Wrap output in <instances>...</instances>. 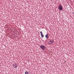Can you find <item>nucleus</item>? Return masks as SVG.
<instances>
[{"label": "nucleus", "mask_w": 74, "mask_h": 74, "mask_svg": "<svg viewBox=\"0 0 74 74\" xmlns=\"http://www.w3.org/2000/svg\"><path fill=\"white\" fill-rule=\"evenodd\" d=\"M58 9L59 10H60L61 11L63 10V7L61 5H59L58 6Z\"/></svg>", "instance_id": "f257e3e1"}, {"label": "nucleus", "mask_w": 74, "mask_h": 74, "mask_svg": "<svg viewBox=\"0 0 74 74\" xmlns=\"http://www.w3.org/2000/svg\"><path fill=\"white\" fill-rule=\"evenodd\" d=\"M40 47L41 48V49H42V50H44L45 49V46H44L43 45H41Z\"/></svg>", "instance_id": "f03ea898"}, {"label": "nucleus", "mask_w": 74, "mask_h": 74, "mask_svg": "<svg viewBox=\"0 0 74 74\" xmlns=\"http://www.w3.org/2000/svg\"><path fill=\"white\" fill-rule=\"evenodd\" d=\"M13 67L14 68H16L18 66V65L16 63L14 64L13 65Z\"/></svg>", "instance_id": "7ed1b4c3"}, {"label": "nucleus", "mask_w": 74, "mask_h": 74, "mask_svg": "<svg viewBox=\"0 0 74 74\" xmlns=\"http://www.w3.org/2000/svg\"><path fill=\"white\" fill-rule=\"evenodd\" d=\"M40 33L41 34L42 37H44V35H43V34H42V32H40Z\"/></svg>", "instance_id": "20e7f679"}, {"label": "nucleus", "mask_w": 74, "mask_h": 74, "mask_svg": "<svg viewBox=\"0 0 74 74\" xmlns=\"http://www.w3.org/2000/svg\"><path fill=\"white\" fill-rule=\"evenodd\" d=\"M53 42V40H51L49 41V44H52Z\"/></svg>", "instance_id": "39448f33"}, {"label": "nucleus", "mask_w": 74, "mask_h": 74, "mask_svg": "<svg viewBox=\"0 0 74 74\" xmlns=\"http://www.w3.org/2000/svg\"><path fill=\"white\" fill-rule=\"evenodd\" d=\"M45 37L47 39H48V38H49V36L48 34H47L45 36Z\"/></svg>", "instance_id": "423d86ee"}, {"label": "nucleus", "mask_w": 74, "mask_h": 74, "mask_svg": "<svg viewBox=\"0 0 74 74\" xmlns=\"http://www.w3.org/2000/svg\"><path fill=\"white\" fill-rule=\"evenodd\" d=\"M25 74H29L28 72H25Z\"/></svg>", "instance_id": "0eeeda50"}]
</instances>
